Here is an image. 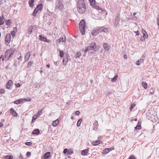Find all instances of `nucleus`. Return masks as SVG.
Segmentation results:
<instances>
[{
    "label": "nucleus",
    "mask_w": 159,
    "mask_h": 159,
    "mask_svg": "<svg viewBox=\"0 0 159 159\" xmlns=\"http://www.w3.org/2000/svg\"><path fill=\"white\" fill-rule=\"evenodd\" d=\"M15 52V50L13 48H11L7 50L5 53L4 59L5 61H7L9 60L12 55Z\"/></svg>",
    "instance_id": "nucleus-1"
},
{
    "label": "nucleus",
    "mask_w": 159,
    "mask_h": 159,
    "mask_svg": "<svg viewBox=\"0 0 159 159\" xmlns=\"http://www.w3.org/2000/svg\"><path fill=\"white\" fill-rule=\"evenodd\" d=\"M85 20L83 19L81 20L79 24V28L82 35H84L85 33Z\"/></svg>",
    "instance_id": "nucleus-2"
},
{
    "label": "nucleus",
    "mask_w": 159,
    "mask_h": 159,
    "mask_svg": "<svg viewBox=\"0 0 159 159\" xmlns=\"http://www.w3.org/2000/svg\"><path fill=\"white\" fill-rule=\"evenodd\" d=\"M64 9V5L62 2L60 0L57 1V3L56 4L55 11H58V10L62 11Z\"/></svg>",
    "instance_id": "nucleus-3"
},
{
    "label": "nucleus",
    "mask_w": 159,
    "mask_h": 159,
    "mask_svg": "<svg viewBox=\"0 0 159 159\" xmlns=\"http://www.w3.org/2000/svg\"><path fill=\"white\" fill-rule=\"evenodd\" d=\"M101 32H102L101 26L98 27L94 29L92 31L91 34L95 36Z\"/></svg>",
    "instance_id": "nucleus-4"
},
{
    "label": "nucleus",
    "mask_w": 159,
    "mask_h": 159,
    "mask_svg": "<svg viewBox=\"0 0 159 159\" xmlns=\"http://www.w3.org/2000/svg\"><path fill=\"white\" fill-rule=\"evenodd\" d=\"M11 40V36L10 33H7L6 34L5 37V44L7 45L10 43Z\"/></svg>",
    "instance_id": "nucleus-5"
},
{
    "label": "nucleus",
    "mask_w": 159,
    "mask_h": 159,
    "mask_svg": "<svg viewBox=\"0 0 159 159\" xmlns=\"http://www.w3.org/2000/svg\"><path fill=\"white\" fill-rule=\"evenodd\" d=\"M31 100V99L30 98H29L28 99L26 98L20 99L19 100L14 101V104H19L21 102H22V101H30Z\"/></svg>",
    "instance_id": "nucleus-6"
},
{
    "label": "nucleus",
    "mask_w": 159,
    "mask_h": 159,
    "mask_svg": "<svg viewBox=\"0 0 159 159\" xmlns=\"http://www.w3.org/2000/svg\"><path fill=\"white\" fill-rule=\"evenodd\" d=\"M78 11L80 14H83L85 11V6H78L77 7Z\"/></svg>",
    "instance_id": "nucleus-7"
},
{
    "label": "nucleus",
    "mask_w": 159,
    "mask_h": 159,
    "mask_svg": "<svg viewBox=\"0 0 159 159\" xmlns=\"http://www.w3.org/2000/svg\"><path fill=\"white\" fill-rule=\"evenodd\" d=\"M120 14L119 13L117 14L114 22V25L116 27H117L119 24V22L120 21Z\"/></svg>",
    "instance_id": "nucleus-8"
},
{
    "label": "nucleus",
    "mask_w": 159,
    "mask_h": 159,
    "mask_svg": "<svg viewBox=\"0 0 159 159\" xmlns=\"http://www.w3.org/2000/svg\"><path fill=\"white\" fill-rule=\"evenodd\" d=\"M13 84V82L12 80H9L6 84V88L9 89H11Z\"/></svg>",
    "instance_id": "nucleus-9"
},
{
    "label": "nucleus",
    "mask_w": 159,
    "mask_h": 159,
    "mask_svg": "<svg viewBox=\"0 0 159 159\" xmlns=\"http://www.w3.org/2000/svg\"><path fill=\"white\" fill-rule=\"evenodd\" d=\"M89 148L83 150L81 152V155L83 156H87L89 154Z\"/></svg>",
    "instance_id": "nucleus-10"
},
{
    "label": "nucleus",
    "mask_w": 159,
    "mask_h": 159,
    "mask_svg": "<svg viewBox=\"0 0 159 159\" xmlns=\"http://www.w3.org/2000/svg\"><path fill=\"white\" fill-rule=\"evenodd\" d=\"M85 6L84 0H78L77 7Z\"/></svg>",
    "instance_id": "nucleus-11"
},
{
    "label": "nucleus",
    "mask_w": 159,
    "mask_h": 159,
    "mask_svg": "<svg viewBox=\"0 0 159 159\" xmlns=\"http://www.w3.org/2000/svg\"><path fill=\"white\" fill-rule=\"evenodd\" d=\"M103 46L104 49L107 51H108L109 50L110 48V46L109 44L107 43H104L103 44Z\"/></svg>",
    "instance_id": "nucleus-12"
},
{
    "label": "nucleus",
    "mask_w": 159,
    "mask_h": 159,
    "mask_svg": "<svg viewBox=\"0 0 159 159\" xmlns=\"http://www.w3.org/2000/svg\"><path fill=\"white\" fill-rule=\"evenodd\" d=\"M10 111L11 114L13 116L16 117L17 116V113L12 108L10 109Z\"/></svg>",
    "instance_id": "nucleus-13"
},
{
    "label": "nucleus",
    "mask_w": 159,
    "mask_h": 159,
    "mask_svg": "<svg viewBox=\"0 0 159 159\" xmlns=\"http://www.w3.org/2000/svg\"><path fill=\"white\" fill-rule=\"evenodd\" d=\"M92 48H93V51L95 52H96L97 50V49L96 48V43L95 42H92L91 43H90V45Z\"/></svg>",
    "instance_id": "nucleus-14"
},
{
    "label": "nucleus",
    "mask_w": 159,
    "mask_h": 159,
    "mask_svg": "<svg viewBox=\"0 0 159 159\" xmlns=\"http://www.w3.org/2000/svg\"><path fill=\"white\" fill-rule=\"evenodd\" d=\"M68 59L67 57H64L63 59L62 62L63 64L66 66L68 62Z\"/></svg>",
    "instance_id": "nucleus-15"
},
{
    "label": "nucleus",
    "mask_w": 159,
    "mask_h": 159,
    "mask_svg": "<svg viewBox=\"0 0 159 159\" xmlns=\"http://www.w3.org/2000/svg\"><path fill=\"white\" fill-rule=\"evenodd\" d=\"M30 52H28L26 55H25V61H28L29 58H30Z\"/></svg>",
    "instance_id": "nucleus-16"
},
{
    "label": "nucleus",
    "mask_w": 159,
    "mask_h": 159,
    "mask_svg": "<svg viewBox=\"0 0 159 159\" xmlns=\"http://www.w3.org/2000/svg\"><path fill=\"white\" fill-rule=\"evenodd\" d=\"M59 123V120L58 119H57L53 121L52 123V125L54 127H56Z\"/></svg>",
    "instance_id": "nucleus-17"
},
{
    "label": "nucleus",
    "mask_w": 159,
    "mask_h": 159,
    "mask_svg": "<svg viewBox=\"0 0 159 159\" xmlns=\"http://www.w3.org/2000/svg\"><path fill=\"white\" fill-rule=\"evenodd\" d=\"M39 37L40 38L39 39L40 40L45 42L47 40V38L46 37L42 36L41 35H39Z\"/></svg>",
    "instance_id": "nucleus-18"
},
{
    "label": "nucleus",
    "mask_w": 159,
    "mask_h": 159,
    "mask_svg": "<svg viewBox=\"0 0 159 159\" xmlns=\"http://www.w3.org/2000/svg\"><path fill=\"white\" fill-rule=\"evenodd\" d=\"M50 156V152H47L45 153L43 157L44 159H47Z\"/></svg>",
    "instance_id": "nucleus-19"
},
{
    "label": "nucleus",
    "mask_w": 159,
    "mask_h": 159,
    "mask_svg": "<svg viewBox=\"0 0 159 159\" xmlns=\"http://www.w3.org/2000/svg\"><path fill=\"white\" fill-rule=\"evenodd\" d=\"M102 32L105 33H107L108 32L109 29L107 27H105L103 26H101Z\"/></svg>",
    "instance_id": "nucleus-20"
},
{
    "label": "nucleus",
    "mask_w": 159,
    "mask_h": 159,
    "mask_svg": "<svg viewBox=\"0 0 159 159\" xmlns=\"http://www.w3.org/2000/svg\"><path fill=\"white\" fill-rule=\"evenodd\" d=\"M40 133L39 130L38 129H36L34 130L32 133L33 134H38Z\"/></svg>",
    "instance_id": "nucleus-21"
},
{
    "label": "nucleus",
    "mask_w": 159,
    "mask_h": 159,
    "mask_svg": "<svg viewBox=\"0 0 159 159\" xmlns=\"http://www.w3.org/2000/svg\"><path fill=\"white\" fill-rule=\"evenodd\" d=\"M91 50H93V48H92L90 46H88L85 49L84 52H87Z\"/></svg>",
    "instance_id": "nucleus-22"
},
{
    "label": "nucleus",
    "mask_w": 159,
    "mask_h": 159,
    "mask_svg": "<svg viewBox=\"0 0 159 159\" xmlns=\"http://www.w3.org/2000/svg\"><path fill=\"white\" fill-rule=\"evenodd\" d=\"M144 59H141L140 60H138L136 63V64L137 65H139L141 63H143L144 61Z\"/></svg>",
    "instance_id": "nucleus-23"
},
{
    "label": "nucleus",
    "mask_w": 159,
    "mask_h": 159,
    "mask_svg": "<svg viewBox=\"0 0 159 159\" xmlns=\"http://www.w3.org/2000/svg\"><path fill=\"white\" fill-rule=\"evenodd\" d=\"M33 28V26L31 25H30L29 27L28 32L29 34H30L32 32Z\"/></svg>",
    "instance_id": "nucleus-24"
},
{
    "label": "nucleus",
    "mask_w": 159,
    "mask_h": 159,
    "mask_svg": "<svg viewBox=\"0 0 159 159\" xmlns=\"http://www.w3.org/2000/svg\"><path fill=\"white\" fill-rule=\"evenodd\" d=\"M61 40V42L63 43H65L66 42V37L64 36H61L60 38H59Z\"/></svg>",
    "instance_id": "nucleus-25"
},
{
    "label": "nucleus",
    "mask_w": 159,
    "mask_h": 159,
    "mask_svg": "<svg viewBox=\"0 0 159 159\" xmlns=\"http://www.w3.org/2000/svg\"><path fill=\"white\" fill-rule=\"evenodd\" d=\"M34 0H29V4L30 7H32L34 6Z\"/></svg>",
    "instance_id": "nucleus-26"
},
{
    "label": "nucleus",
    "mask_w": 159,
    "mask_h": 159,
    "mask_svg": "<svg viewBox=\"0 0 159 159\" xmlns=\"http://www.w3.org/2000/svg\"><path fill=\"white\" fill-rule=\"evenodd\" d=\"M36 8H37V10H40V11H41L43 9V5L42 4H40L38 5L37 7Z\"/></svg>",
    "instance_id": "nucleus-27"
},
{
    "label": "nucleus",
    "mask_w": 159,
    "mask_h": 159,
    "mask_svg": "<svg viewBox=\"0 0 159 159\" xmlns=\"http://www.w3.org/2000/svg\"><path fill=\"white\" fill-rule=\"evenodd\" d=\"M13 156L12 155H7L4 157V159H12Z\"/></svg>",
    "instance_id": "nucleus-28"
},
{
    "label": "nucleus",
    "mask_w": 159,
    "mask_h": 159,
    "mask_svg": "<svg viewBox=\"0 0 159 159\" xmlns=\"http://www.w3.org/2000/svg\"><path fill=\"white\" fill-rule=\"evenodd\" d=\"M142 85L144 89H146L148 88V85L146 83L143 82H142Z\"/></svg>",
    "instance_id": "nucleus-29"
},
{
    "label": "nucleus",
    "mask_w": 159,
    "mask_h": 159,
    "mask_svg": "<svg viewBox=\"0 0 159 159\" xmlns=\"http://www.w3.org/2000/svg\"><path fill=\"white\" fill-rule=\"evenodd\" d=\"M38 117V115H37V114L34 115L33 117L31 123H34L35 121V120L37 119Z\"/></svg>",
    "instance_id": "nucleus-30"
},
{
    "label": "nucleus",
    "mask_w": 159,
    "mask_h": 159,
    "mask_svg": "<svg viewBox=\"0 0 159 159\" xmlns=\"http://www.w3.org/2000/svg\"><path fill=\"white\" fill-rule=\"evenodd\" d=\"M90 4L92 6H94L95 4V0H90Z\"/></svg>",
    "instance_id": "nucleus-31"
},
{
    "label": "nucleus",
    "mask_w": 159,
    "mask_h": 159,
    "mask_svg": "<svg viewBox=\"0 0 159 159\" xmlns=\"http://www.w3.org/2000/svg\"><path fill=\"white\" fill-rule=\"evenodd\" d=\"M100 143V141L98 140H97L93 141V142L92 144L93 146H96L98 145Z\"/></svg>",
    "instance_id": "nucleus-32"
},
{
    "label": "nucleus",
    "mask_w": 159,
    "mask_h": 159,
    "mask_svg": "<svg viewBox=\"0 0 159 159\" xmlns=\"http://www.w3.org/2000/svg\"><path fill=\"white\" fill-rule=\"evenodd\" d=\"M81 55V53L80 52H77L75 54V56L76 57L78 58H80V57Z\"/></svg>",
    "instance_id": "nucleus-33"
},
{
    "label": "nucleus",
    "mask_w": 159,
    "mask_h": 159,
    "mask_svg": "<svg viewBox=\"0 0 159 159\" xmlns=\"http://www.w3.org/2000/svg\"><path fill=\"white\" fill-rule=\"evenodd\" d=\"M6 25L10 26L11 23V20L10 19L6 21Z\"/></svg>",
    "instance_id": "nucleus-34"
},
{
    "label": "nucleus",
    "mask_w": 159,
    "mask_h": 159,
    "mask_svg": "<svg viewBox=\"0 0 159 159\" xmlns=\"http://www.w3.org/2000/svg\"><path fill=\"white\" fill-rule=\"evenodd\" d=\"M117 77L118 75H115L111 80V81L112 82H115L116 80Z\"/></svg>",
    "instance_id": "nucleus-35"
},
{
    "label": "nucleus",
    "mask_w": 159,
    "mask_h": 159,
    "mask_svg": "<svg viewBox=\"0 0 159 159\" xmlns=\"http://www.w3.org/2000/svg\"><path fill=\"white\" fill-rule=\"evenodd\" d=\"M108 152L107 151V148H105L103 150V152H102V154L104 155H105L107 154Z\"/></svg>",
    "instance_id": "nucleus-36"
},
{
    "label": "nucleus",
    "mask_w": 159,
    "mask_h": 159,
    "mask_svg": "<svg viewBox=\"0 0 159 159\" xmlns=\"http://www.w3.org/2000/svg\"><path fill=\"white\" fill-rule=\"evenodd\" d=\"M38 11V10H37V8H36L34 10V12L33 13V14H32L33 16H35L36 15V13H37Z\"/></svg>",
    "instance_id": "nucleus-37"
},
{
    "label": "nucleus",
    "mask_w": 159,
    "mask_h": 159,
    "mask_svg": "<svg viewBox=\"0 0 159 159\" xmlns=\"http://www.w3.org/2000/svg\"><path fill=\"white\" fill-rule=\"evenodd\" d=\"M81 122H82L81 120V119L79 120L77 122V126L78 127L80 126V125Z\"/></svg>",
    "instance_id": "nucleus-38"
},
{
    "label": "nucleus",
    "mask_w": 159,
    "mask_h": 159,
    "mask_svg": "<svg viewBox=\"0 0 159 159\" xmlns=\"http://www.w3.org/2000/svg\"><path fill=\"white\" fill-rule=\"evenodd\" d=\"M157 23L159 27V15H157Z\"/></svg>",
    "instance_id": "nucleus-39"
},
{
    "label": "nucleus",
    "mask_w": 159,
    "mask_h": 159,
    "mask_svg": "<svg viewBox=\"0 0 159 159\" xmlns=\"http://www.w3.org/2000/svg\"><path fill=\"white\" fill-rule=\"evenodd\" d=\"M135 129H141V126L140 125H137L135 127Z\"/></svg>",
    "instance_id": "nucleus-40"
},
{
    "label": "nucleus",
    "mask_w": 159,
    "mask_h": 159,
    "mask_svg": "<svg viewBox=\"0 0 159 159\" xmlns=\"http://www.w3.org/2000/svg\"><path fill=\"white\" fill-rule=\"evenodd\" d=\"M73 153V151L71 149H69L68 150L67 154L68 155H70Z\"/></svg>",
    "instance_id": "nucleus-41"
},
{
    "label": "nucleus",
    "mask_w": 159,
    "mask_h": 159,
    "mask_svg": "<svg viewBox=\"0 0 159 159\" xmlns=\"http://www.w3.org/2000/svg\"><path fill=\"white\" fill-rule=\"evenodd\" d=\"M60 56L61 57H64L63 55H64V52L63 51H60Z\"/></svg>",
    "instance_id": "nucleus-42"
},
{
    "label": "nucleus",
    "mask_w": 159,
    "mask_h": 159,
    "mask_svg": "<svg viewBox=\"0 0 159 159\" xmlns=\"http://www.w3.org/2000/svg\"><path fill=\"white\" fill-rule=\"evenodd\" d=\"M33 62L32 61H30L27 64V66L28 67H30L33 64Z\"/></svg>",
    "instance_id": "nucleus-43"
},
{
    "label": "nucleus",
    "mask_w": 159,
    "mask_h": 159,
    "mask_svg": "<svg viewBox=\"0 0 159 159\" xmlns=\"http://www.w3.org/2000/svg\"><path fill=\"white\" fill-rule=\"evenodd\" d=\"M135 105L134 103L131 104V107H130V110H132L135 107Z\"/></svg>",
    "instance_id": "nucleus-44"
},
{
    "label": "nucleus",
    "mask_w": 159,
    "mask_h": 159,
    "mask_svg": "<svg viewBox=\"0 0 159 159\" xmlns=\"http://www.w3.org/2000/svg\"><path fill=\"white\" fill-rule=\"evenodd\" d=\"M32 144V143L31 142H27L25 143L26 145L29 146H31Z\"/></svg>",
    "instance_id": "nucleus-45"
},
{
    "label": "nucleus",
    "mask_w": 159,
    "mask_h": 159,
    "mask_svg": "<svg viewBox=\"0 0 159 159\" xmlns=\"http://www.w3.org/2000/svg\"><path fill=\"white\" fill-rule=\"evenodd\" d=\"M128 159H136L135 157L133 155H131Z\"/></svg>",
    "instance_id": "nucleus-46"
},
{
    "label": "nucleus",
    "mask_w": 159,
    "mask_h": 159,
    "mask_svg": "<svg viewBox=\"0 0 159 159\" xmlns=\"http://www.w3.org/2000/svg\"><path fill=\"white\" fill-rule=\"evenodd\" d=\"M5 93V90L4 89H0V94H3Z\"/></svg>",
    "instance_id": "nucleus-47"
},
{
    "label": "nucleus",
    "mask_w": 159,
    "mask_h": 159,
    "mask_svg": "<svg viewBox=\"0 0 159 159\" xmlns=\"http://www.w3.org/2000/svg\"><path fill=\"white\" fill-rule=\"evenodd\" d=\"M42 109H41L40 110H39L38 112H37V115H38V117H39V115H40V113H41V112H42Z\"/></svg>",
    "instance_id": "nucleus-48"
},
{
    "label": "nucleus",
    "mask_w": 159,
    "mask_h": 159,
    "mask_svg": "<svg viewBox=\"0 0 159 159\" xmlns=\"http://www.w3.org/2000/svg\"><path fill=\"white\" fill-rule=\"evenodd\" d=\"M11 34L13 37H14L16 34L15 32L14 31H11Z\"/></svg>",
    "instance_id": "nucleus-49"
},
{
    "label": "nucleus",
    "mask_w": 159,
    "mask_h": 159,
    "mask_svg": "<svg viewBox=\"0 0 159 159\" xmlns=\"http://www.w3.org/2000/svg\"><path fill=\"white\" fill-rule=\"evenodd\" d=\"M2 60V61L4 60V56L3 55H2L0 57V61H1Z\"/></svg>",
    "instance_id": "nucleus-50"
},
{
    "label": "nucleus",
    "mask_w": 159,
    "mask_h": 159,
    "mask_svg": "<svg viewBox=\"0 0 159 159\" xmlns=\"http://www.w3.org/2000/svg\"><path fill=\"white\" fill-rule=\"evenodd\" d=\"M93 125H96V127H98V122H97V121H96L93 123Z\"/></svg>",
    "instance_id": "nucleus-51"
},
{
    "label": "nucleus",
    "mask_w": 159,
    "mask_h": 159,
    "mask_svg": "<svg viewBox=\"0 0 159 159\" xmlns=\"http://www.w3.org/2000/svg\"><path fill=\"white\" fill-rule=\"evenodd\" d=\"M67 152H68V150L67 149L65 148V149H64V150H63V153H67Z\"/></svg>",
    "instance_id": "nucleus-52"
},
{
    "label": "nucleus",
    "mask_w": 159,
    "mask_h": 159,
    "mask_svg": "<svg viewBox=\"0 0 159 159\" xmlns=\"http://www.w3.org/2000/svg\"><path fill=\"white\" fill-rule=\"evenodd\" d=\"M26 155L27 156H30L31 155V153L30 152H28L26 153Z\"/></svg>",
    "instance_id": "nucleus-53"
},
{
    "label": "nucleus",
    "mask_w": 159,
    "mask_h": 159,
    "mask_svg": "<svg viewBox=\"0 0 159 159\" xmlns=\"http://www.w3.org/2000/svg\"><path fill=\"white\" fill-rule=\"evenodd\" d=\"M59 62H58V61H57L56 62H54V64L56 65L57 66L59 65Z\"/></svg>",
    "instance_id": "nucleus-54"
},
{
    "label": "nucleus",
    "mask_w": 159,
    "mask_h": 159,
    "mask_svg": "<svg viewBox=\"0 0 159 159\" xmlns=\"http://www.w3.org/2000/svg\"><path fill=\"white\" fill-rule=\"evenodd\" d=\"M95 8L97 9L98 10H101L102 11V8L101 7L98 6H97L95 7Z\"/></svg>",
    "instance_id": "nucleus-55"
},
{
    "label": "nucleus",
    "mask_w": 159,
    "mask_h": 159,
    "mask_svg": "<svg viewBox=\"0 0 159 159\" xmlns=\"http://www.w3.org/2000/svg\"><path fill=\"white\" fill-rule=\"evenodd\" d=\"M80 113V112L79 111H77L75 112V115H79Z\"/></svg>",
    "instance_id": "nucleus-56"
},
{
    "label": "nucleus",
    "mask_w": 159,
    "mask_h": 159,
    "mask_svg": "<svg viewBox=\"0 0 159 159\" xmlns=\"http://www.w3.org/2000/svg\"><path fill=\"white\" fill-rule=\"evenodd\" d=\"M61 42V40H60V39H58L56 41V43L57 44Z\"/></svg>",
    "instance_id": "nucleus-57"
},
{
    "label": "nucleus",
    "mask_w": 159,
    "mask_h": 159,
    "mask_svg": "<svg viewBox=\"0 0 159 159\" xmlns=\"http://www.w3.org/2000/svg\"><path fill=\"white\" fill-rule=\"evenodd\" d=\"M16 85V87L17 88H18V87H20V84L19 83H18L17 84H15Z\"/></svg>",
    "instance_id": "nucleus-58"
},
{
    "label": "nucleus",
    "mask_w": 159,
    "mask_h": 159,
    "mask_svg": "<svg viewBox=\"0 0 159 159\" xmlns=\"http://www.w3.org/2000/svg\"><path fill=\"white\" fill-rule=\"evenodd\" d=\"M45 42H46L48 43H49L51 42V40L50 39H47V40H46V41H45Z\"/></svg>",
    "instance_id": "nucleus-59"
},
{
    "label": "nucleus",
    "mask_w": 159,
    "mask_h": 159,
    "mask_svg": "<svg viewBox=\"0 0 159 159\" xmlns=\"http://www.w3.org/2000/svg\"><path fill=\"white\" fill-rule=\"evenodd\" d=\"M124 57L125 59H127V57L126 55L125 54L124 55Z\"/></svg>",
    "instance_id": "nucleus-60"
},
{
    "label": "nucleus",
    "mask_w": 159,
    "mask_h": 159,
    "mask_svg": "<svg viewBox=\"0 0 159 159\" xmlns=\"http://www.w3.org/2000/svg\"><path fill=\"white\" fill-rule=\"evenodd\" d=\"M135 32L136 33L137 35H139V31L138 30L136 32Z\"/></svg>",
    "instance_id": "nucleus-61"
},
{
    "label": "nucleus",
    "mask_w": 159,
    "mask_h": 159,
    "mask_svg": "<svg viewBox=\"0 0 159 159\" xmlns=\"http://www.w3.org/2000/svg\"><path fill=\"white\" fill-rule=\"evenodd\" d=\"M22 58V56H20L18 58V59L19 60H20V61L21 60V58Z\"/></svg>",
    "instance_id": "nucleus-62"
},
{
    "label": "nucleus",
    "mask_w": 159,
    "mask_h": 159,
    "mask_svg": "<svg viewBox=\"0 0 159 159\" xmlns=\"http://www.w3.org/2000/svg\"><path fill=\"white\" fill-rule=\"evenodd\" d=\"M111 148H107V150L108 151V152L111 150Z\"/></svg>",
    "instance_id": "nucleus-63"
},
{
    "label": "nucleus",
    "mask_w": 159,
    "mask_h": 159,
    "mask_svg": "<svg viewBox=\"0 0 159 159\" xmlns=\"http://www.w3.org/2000/svg\"><path fill=\"white\" fill-rule=\"evenodd\" d=\"M3 125V124L2 122H0V128L2 127Z\"/></svg>",
    "instance_id": "nucleus-64"
}]
</instances>
